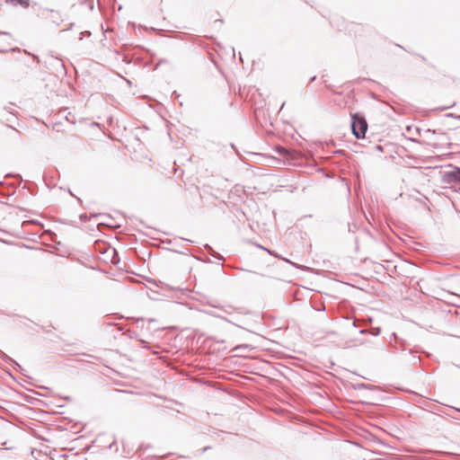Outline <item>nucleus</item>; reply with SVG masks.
<instances>
[{
    "label": "nucleus",
    "mask_w": 460,
    "mask_h": 460,
    "mask_svg": "<svg viewBox=\"0 0 460 460\" xmlns=\"http://www.w3.org/2000/svg\"><path fill=\"white\" fill-rule=\"evenodd\" d=\"M351 129L357 138H363L367 129V123L364 117L354 114L351 117Z\"/></svg>",
    "instance_id": "f257e3e1"
},
{
    "label": "nucleus",
    "mask_w": 460,
    "mask_h": 460,
    "mask_svg": "<svg viewBox=\"0 0 460 460\" xmlns=\"http://www.w3.org/2000/svg\"><path fill=\"white\" fill-rule=\"evenodd\" d=\"M442 180L446 184L460 187V168L453 167L452 170L445 172Z\"/></svg>",
    "instance_id": "f03ea898"
},
{
    "label": "nucleus",
    "mask_w": 460,
    "mask_h": 460,
    "mask_svg": "<svg viewBox=\"0 0 460 460\" xmlns=\"http://www.w3.org/2000/svg\"><path fill=\"white\" fill-rule=\"evenodd\" d=\"M8 3L17 5L20 4L21 6L26 8L29 6V0H6Z\"/></svg>",
    "instance_id": "7ed1b4c3"
},
{
    "label": "nucleus",
    "mask_w": 460,
    "mask_h": 460,
    "mask_svg": "<svg viewBox=\"0 0 460 460\" xmlns=\"http://www.w3.org/2000/svg\"><path fill=\"white\" fill-rule=\"evenodd\" d=\"M265 250L268 252V253L272 254V255H274L275 257L280 258L279 255L274 254V253H273V252H271L270 251H269V250H267V249H265Z\"/></svg>",
    "instance_id": "20e7f679"
},
{
    "label": "nucleus",
    "mask_w": 460,
    "mask_h": 460,
    "mask_svg": "<svg viewBox=\"0 0 460 460\" xmlns=\"http://www.w3.org/2000/svg\"><path fill=\"white\" fill-rule=\"evenodd\" d=\"M447 117H452L453 115L451 113L447 114Z\"/></svg>",
    "instance_id": "39448f33"
}]
</instances>
